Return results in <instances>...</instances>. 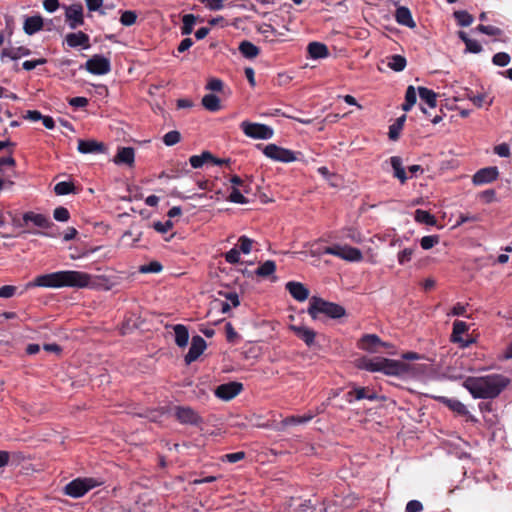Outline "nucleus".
Returning a JSON list of instances; mask_svg holds the SVG:
<instances>
[{
  "label": "nucleus",
  "mask_w": 512,
  "mask_h": 512,
  "mask_svg": "<svg viewBox=\"0 0 512 512\" xmlns=\"http://www.w3.org/2000/svg\"><path fill=\"white\" fill-rule=\"evenodd\" d=\"M418 93L420 99L425 102L429 108H436L437 106V93L426 87H418Z\"/></svg>",
  "instance_id": "cd10ccee"
},
{
  "label": "nucleus",
  "mask_w": 512,
  "mask_h": 512,
  "mask_svg": "<svg viewBox=\"0 0 512 512\" xmlns=\"http://www.w3.org/2000/svg\"><path fill=\"white\" fill-rule=\"evenodd\" d=\"M361 368L369 372H382L388 376L405 377L412 374V366L400 361L384 357L364 358L361 361Z\"/></svg>",
  "instance_id": "7ed1b4c3"
},
{
  "label": "nucleus",
  "mask_w": 512,
  "mask_h": 512,
  "mask_svg": "<svg viewBox=\"0 0 512 512\" xmlns=\"http://www.w3.org/2000/svg\"><path fill=\"white\" fill-rule=\"evenodd\" d=\"M100 485H102V482L97 480L96 478L78 477L64 486L63 494L71 498L77 499L83 497L90 490Z\"/></svg>",
  "instance_id": "39448f33"
},
{
  "label": "nucleus",
  "mask_w": 512,
  "mask_h": 512,
  "mask_svg": "<svg viewBox=\"0 0 512 512\" xmlns=\"http://www.w3.org/2000/svg\"><path fill=\"white\" fill-rule=\"evenodd\" d=\"M238 49H239L240 53L248 59H253L260 54V49L256 45H254L252 42L247 41V40L242 41L239 44Z\"/></svg>",
  "instance_id": "7c9ffc66"
},
{
  "label": "nucleus",
  "mask_w": 512,
  "mask_h": 512,
  "mask_svg": "<svg viewBox=\"0 0 512 512\" xmlns=\"http://www.w3.org/2000/svg\"><path fill=\"white\" fill-rule=\"evenodd\" d=\"M137 14L134 11L127 10L121 14L120 22L124 26H132L136 23Z\"/></svg>",
  "instance_id": "8fccbe9b"
},
{
  "label": "nucleus",
  "mask_w": 512,
  "mask_h": 512,
  "mask_svg": "<svg viewBox=\"0 0 512 512\" xmlns=\"http://www.w3.org/2000/svg\"><path fill=\"white\" fill-rule=\"evenodd\" d=\"M70 106L75 108H84L88 105V99L86 97H73L68 100Z\"/></svg>",
  "instance_id": "338daca9"
},
{
  "label": "nucleus",
  "mask_w": 512,
  "mask_h": 512,
  "mask_svg": "<svg viewBox=\"0 0 512 512\" xmlns=\"http://www.w3.org/2000/svg\"><path fill=\"white\" fill-rule=\"evenodd\" d=\"M499 177V170L496 166H490L479 169L472 177L475 185H484L492 183Z\"/></svg>",
  "instance_id": "ddd939ff"
},
{
  "label": "nucleus",
  "mask_w": 512,
  "mask_h": 512,
  "mask_svg": "<svg viewBox=\"0 0 512 512\" xmlns=\"http://www.w3.org/2000/svg\"><path fill=\"white\" fill-rule=\"evenodd\" d=\"M65 16L71 29L83 25V7L81 4H72L66 9Z\"/></svg>",
  "instance_id": "dca6fc26"
},
{
  "label": "nucleus",
  "mask_w": 512,
  "mask_h": 512,
  "mask_svg": "<svg viewBox=\"0 0 512 512\" xmlns=\"http://www.w3.org/2000/svg\"><path fill=\"white\" fill-rule=\"evenodd\" d=\"M414 219L418 223L426 224V225H430V226L435 225V223H436L435 217L432 214H430L428 211H425L422 209H417L414 212Z\"/></svg>",
  "instance_id": "ea45409f"
},
{
  "label": "nucleus",
  "mask_w": 512,
  "mask_h": 512,
  "mask_svg": "<svg viewBox=\"0 0 512 512\" xmlns=\"http://www.w3.org/2000/svg\"><path fill=\"white\" fill-rule=\"evenodd\" d=\"M470 324L463 320L456 319L453 322L450 342L458 344L460 347H468L474 343L475 339L469 334Z\"/></svg>",
  "instance_id": "423d86ee"
},
{
  "label": "nucleus",
  "mask_w": 512,
  "mask_h": 512,
  "mask_svg": "<svg viewBox=\"0 0 512 512\" xmlns=\"http://www.w3.org/2000/svg\"><path fill=\"white\" fill-rule=\"evenodd\" d=\"M26 234L55 238L59 235V232H58V228L55 226L54 228H51L48 230L26 229V230L20 231L16 236L23 237Z\"/></svg>",
  "instance_id": "c9c22d12"
},
{
  "label": "nucleus",
  "mask_w": 512,
  "mask_h": 512,
  "mask_svg": "<svg viewBox=\"0 0 512 512\" xmlns=\"http://www.w3.org/2000/svg\"><path fill=\"white\" fill-rule=\"evenodd\" d=\"M173 225L171 220L165 222L157 221L153 224V228L159 233H166L173 228Z\"/></svg>",
  "instance_id": "052dcab7"
},
{
  "label": "nucleus",
  "mask_w": 512,
  "mask_h": 512,
  "mask_svg": "<svg viewBox=\"0 0 512 512\" xmlns=\"http://www.w3.org/2000/svg\"><path fill=\"white\" fill-rule=\"evenodd\" d=\"M395 20L398 24L414 28L416 26L410 10L405 6H400L396 9Z\"/></svg>",
  "instance_id": "b1692460"
},
{
  "label": "nucleus",
  "mask_w": 512,
  "mask_h": 512,
  "mask_svg": "<svg viewBox=\"0 0 512 512\" xmlns=\"http://www.w3.org/2000/svg\"><path fill=\"white\" fill-rule=\"evenodd\" d=\"M285 288L299 302H303L309 297V290L300 282L289 281L286 283Z\"/></svg>",
  "instance_id": "a211bd4d"
},
{
  "label": "nucleus",
  "mask_w": 512,
  "mask_h": 512,
  "mask_svg": "<svg viewBox=\"0 0 512 512\" xmlns=\"http://www.w3.org/2000/svg\"><path fill=\"white\" fill-rule=\"evenodd\" d=\"M323 253L333 255L351 262H359L363 259V254L360 249L348 245L328 246L325 247Z\"/></svg>",
  "instance_id": "6e6552de"
},
{
  "label": "nucleus",
  "mask_w": 512,
  "mask_h": 512,
  "mask_svg": "<svg viewBox=\"0 0 512 512\" xmlns=\"http://www.w3.org/2000/svg\"><path fill=\"white\" fill-rule=\"evenodd\" d=\"M175 417L181 424L198 426L203 422L202 417L188 406H177L175 408Z\"/></svg>",
  "instance_id": "9b49d317"
},
{
  "label": "nucleus",
  "mask_w": 512,
  "mask_h": 512,
  "mask_svg": "<svg viewBox=\"0 0 512 512\" xmlns=\"http://www.w3.org/2000/svg\"><path fill=\"white\" fill-rule=\"evenodd\" d=\"M65 41L67 45L72 48L78 46H81L84 49L90 48V38L86 33L82 31L67 34L65 37Z\"/></svg>",
  "instance_id": "aec40b11"
},
{
  "label": "nucleus",
  "mask_w": 512,
  "mask_h": 512,
  "mask_svg": "<svg viewBox=\"0 0 512 512\" xmlns=\"http://www.w3.org/2000/svg\"><path fill=\"white\" fill-rule=\"evenodd\" d=\"M243 133L253 139L267 140L272 138L274 131L271 127L261 123L243 121L240 124Z\"/></svg>",
  "instance_id": "1a4fd4ad"
},
{
  "label": "nucleus",
  "mask_w": 512,
  "mask_h": 512,
  "mask_svg": "<svg viewBox=\"0 0 512 512\" xmlns=\"http://www.w3.org/2000/svg\"><path fill=\"white\" fill-rule=\"evenodd\" d=\"M206 347V341L201 336H193L189 351L184 358L185 363L189 365L192 362L196 361L203 354Z\"/></svg>",
  "instance_id": "4468645a"
},
{
  "label": "nucleus",
  "mask_w": 512,
  "mask_h": 512,
  "mask_svg": "<svg viewBox=\"0 0 512 512\" xmlns=\"http://www.w3.org/2000/svg\"><path fill=\"white\" fill-rule=\"evenodd\" d=\"M213 159V154L209 151H203L200 155H192L189 158L191 166L195 169L201 168L205 163H209Z\"/></svg>",
  "instance_id": "4c0bfd02"
},
{
  "label": "nucleus",
  "mask_w": 512,
  "mask_h": 512,
  "mask_svg": "<svg viewBox=\"0 0 512 512\" xmlns=\"http://www.w3.org/2000/svg\"><path fill=\"white\" fill-rule=\"evenodd\" d=\"M391 166L394 170V176L399 179V181L404 184L408 177L406 175L405 169L402 165V159L399 156H393L390 158Z\"/></svg>",
  "instance_id": "c756f323"
},
{
  "label": "nucleus",
  "mask_w": 512,
  "mask_h": 512,
  "mask_svg": "<svg viewBox=\"0 0 512 512\" xmlns=\"http://www.w3.org/2000/svg\"><path fill=\"white\" fill-rule=\"evenodd\" d=\"M17 292V287L13 285H4L0 287V297L1 298H11Z\"/></svg>",
  "instance_id": "e2e57ef3"
},
{
  "label": "nucleus",
  "mask_w": 512,
  "mask_h": 512,
  "mask_svg": "<svg viewBox=\"0 0 512 512\" xmlns=\"http://www.w3.org/2000/svg\"><path fill=\"white\" fill-rule=\"evenodd\" d=\"M416 100V89L414 88V86L410 85L406 89L405 102L402 104V109L404 111H410L412 107L415 105Z\"/></svg>",
  "instance_id": "a19ab883"
},
{
  "label": "nucleus",
  "mask_w": 512,
  "mask_h": 512,
  "mask_svg": "<svg viewBox=\"0 0 512 512\" xmlns=\"http://www.w3.org/2000/svg\"><path fill=\"white\" fill-rule=\"evenodd\" d=\"M90 282L91 276L88 273L76 270H63L38 275L26 284V288H85L89 286Z\"/></svg>",
  "instance_id": "f257e3e1"
},
{
  "label": "nucleus",
  "mask_w": 512,
  "mask_h": 512,
  "mask_svg": "<svg viewBox=\"0 0 512 512\" xmlns=\"http://www.w3.org/2000/svg\"><path fill=\"white\" fill-rule=\"evenodd\" d=\"M313 418L312 414L302 415V416H289L282 420L283 426L290 425H299L309 422Z\"/></svg>",
  "instance_id": "79ce46f5"
},
{
  "label": "nucleus",
  "mask_w": 512,
  "mask_h": 512,
  "mask_svg": "<svg viewBox=\"0 0 512 512\" xmlns=\"http://www.w3.org/2000/svg\"><path fill=\"white\" fill-rule=\"evenodd\" d=\"M223 81L218 78H212L208 81L206 89L210 91L220 92L223 89Z\"/></svg>",
  "instance_id": "69168bd1"
},
{
  "label": "nucleus",
  "mask_w": 512,
  "mask_h": 512,
  "mask_svg": "<svg viewBox=\"0 0 512 512\" xmlns=\"http://www.w3.org/2000/svg\"><path fill=\"white\" fill-rule=\"evenodd\" d=\"M43 25V18L40 15L30 16L25 19L23 30L27 35H33L42 30Z\"/></svg>",
  "instance_id": "5701e85b"
},
{
  "label": "nucleus",
  "mask_w": 512,
  "mask_h": 512,
  "mask_svg": "<svg viewBox=\"0 0 512 512\" xmlns=\"http://www.w3.org/2000/svg\"><path fill=\"white\" fill-rule=\"evenodd\" d=\"M202 105L210 112H218L222 109L219 97L212 93L206 94L202 98Z\"/></svg>",
  "instance_id": "c85d7f7f"
},
{
  "label": "nucleus",
  "mask_w": 512,
  "mask_h": 512,
  "mask_svg": "<svg viewBox=\"0 0 512 512\" xmlns=\"http://www.w3.org/2000/svg\"><path fill=\"white\" fill-rule=\"evenodd\" d=\"M227 200L237 204H247L249 202L248 199L243 195L241 190L237 187H232V191L228 196Z\"/></svg>",
  "instance_id": "a18cd8bd"
},
{
  "label": "nucleus",
  "mask_w": 512,
  "mask_h": 512,
  "mask_svg": "<svg viewBox=\"0 0 512 512\" xmlns=\"http://www.w3.org/2000/svg\"><path fill=\"white\" fill-rule=\"evenodd\" d=\"M453 17H454L457 25L461 26V27H468L474 21V17L470 13L465 11V10H456V11H454L453 12Z\"/></svg>",
  "instance_id": "e433bc0d"
},
{
  "label": "nucleus",
  "mask_w": 512,
  "mask_h": 512,
  "mask_svg": "<svg viewBox=\"0 0 512 512\" xmlns=\"http://www.w3.org/2000/svg\"><path fill=\"white\" fill-rule=\"evenodd\" d=\"M262 152L266 157L282 163L294 162L298 160L297 155H301L300 152H294L273 143L264 146Z\"/></svg>",
  "instance_id": "0eeeda50"
},
{
  "label": "nucleus",
  "mask_w": 512,
  "mask_h": 512,
  "mask_svg": "<svg viewBox=\"0 0 512 512\" xmlns=\"http://www.w3.org/2000/svg\"><path fill=\"white\" fill-rule=\"evenodd\" d=\"M53 217L56 221L66 222L70 219V213L67 208L59 206L54 209Z\"/></svg>",
  "instance_id": "864d4df0"
},
{
  "label": "nucleus",
  "mask_w": 512,
  "mask_h": 512,
  "mask_svg": "<svg viewBox=\"0 0 512 512\" xmlns=\"http://www.w3.org/2000/svg\"><path fill=\"white\" fill-rule=\"evenodd\" d=\"M181 140V134L180 132L173 130L169 131L163 136V142L167 146H173L177 144Z\"/></svg>",
  "instance_id": "603ef678"
},
{
  "label": "nucleus",
  "mask_w": 512,
  "mask_h": 512,
  "mask_svg": "<svg viewBox=\"0 0 512 512\" xmlns=\"http://www.w3.org/2000/svg\"><path fill=\"white\" fill-rule=\"evenodd\" d=\"M510 383V379L501 374H489L481 377H468L464 386L474 398L492 399L497 397Z\"/></svg>",
  "instance_id": "f03ea898"
},
{
  "label": "nucleus",
  "mask_w": 512,
  "mask_h": 512,
  "mask_svg": "<svg viewBox=\"0 0 512 512\" xmlns=\"http://www.w3.org/2000/svg\"><path fill=\"white\" fill-rule=\"evenodd\" d=\"M308 313L312 319H318L321 314L332 319H339L343 317L346 312L344 307L339 304L326 301L319 297H312Z\"/></svg>",
  "instance_id": "20e7f679"
},
{
  "label": "nucleus",
  "mask_w": 512,
  "mask_h": 512,
  "mask_svg": "<svg viewBox=\"0 0 512 512\" xmlns=\"http://www.w3.org/2000/svg\"><path fill=\"white\" fill-rule=\"evenodd\" d=\"M476 30L488 36H501L503 34V31L500 28L492 25L480 24L476 27Z\"/></svg>",
  "instance_id": "49530a36"
},
{
  "label": "nucleus",
  "mask_w": 512,
  "mask_h": 512,
  "mask_svg": "<svg viewBox=\"0 0 512 512\" xmlns=\"http://www.w3.org/2000/svg\"><path fill=\"white\" fill-rule=\"evenodd\" d=\"M511 61V57L506 52H498L492 57V62L496 66L505 67Z\"/></svg>",
  "instance_id": "09e8293b"
},
{
  "label": "nucleus",
  "mask_w": 512,
  "mask_h": 512,
  "mask_svg": "<svg viewBox=\"0 0 512 512\" xmlns=\"http://www.w3.org/2000/svg\"><path fill=\"white\" fill-rule=\"evenodd\" d=\"M78 151L82 154L89 153H104L106 151V145L103 142L96 140H79Z\"/></svg>",
  "instance_id": "6ab92c4d"
},
{
  "label": "nucleus",
  "mask_w": 512,
  "mask_h": 512,
  "mask_svg": "<svg viewBox=\"0 0 512 512\" xmlns=\"http://www.w3.org/2000/svg\"><path fill=\"white\" fill-rule=\"evenodd\" d=\"M75 186L72 182L61 181L54 186V192L57 195H67L73 193Z\"/></svg>",
  "instance_id": "c03bdc74"
},
{
  "label": "nucleus",
  "mask_w": 512,
  "mask_h": 512,
  "mask_svg": "<svg viewBox=\"0 0 512 512\" xmlns=\"http://www.w3.org/2000/svg\"><path fill=\"white\" fill-rule=\"evenodd\" d=\"M225 260L230 264H236L240 261V251L234 247L230 249L228 252L224 255Z\"/></svg>",
  "instance_id": "bf43d9fd"
},
{
  "label": "nucleus",
  "mask_w": 512,
  "mask_h": 512,
  "mask_svg": "<svg viewBox=\"0 0 512 512\" xmlns=\"http://www.w3.org/2000/svg\"><path fill=\"white\" fill-rule=\"evenodd\" d=\"M407 65L406 58L399 54H394L389 58L387 66L396 72H401Z\"/></svg>",
  "instance_id": "58836bf2"
},
{
  "label": "nucleus",
  "mask_w": 512,
  "mask_h": 512,
  "mask_svg": "<svg viewBox=\"0 0 512 512\" xmlns=\"http://www.w3.org/2000/svg\"><path fill=\"white\" fill-rule=\"evenodd\" d=\"M377 345L388 348L390 344L382 342L376 334H365L359 342V348L365 351L373 352Z\"/></svg>",
  "instance_id": "412c9836"
},
{
  "label": "nucleus",
  "mask_w": 512,
  "mask_h": 512,
  "mask_svg": "<svg viewBox=\"0 0 512 512\" xmlns=\"http://www.w3.org/2000/svg\"><path fill=\"white\" fill-rule=\"evenodd\" d=\"M313 512H338L337 506L332 502H322L318 505H313Z\"/></svg>",
  "instance_id": "5fc2aeb1"
},
{
  "label": "nucleus",
  "mask_w": 512,
  "mask_h": 512,
  "mask_svg": "<svg viewBox=\"0 0 512 512\" xmlns=\"http://www.w3.org/2000/svg\"><path fill=\"white\" fill-rule=\"evenodd\" d=\"M201 2L212 11H218L224 7V0H201Z\"/></svg>",
  "instance_id": "0e129e2a"
},
{
  "label": "nucleus",
  "mask_w": 512,
  "mask_h": 512,
  "mask_svg": "<svg viewBox=\"0 0 512 512\" xmlns=\"http://www.w3.org/2000/svg\"><path fill=\"white\" fill-rule=\"evenodd\" d=\"M307 51L312 59H321L329 55L327 46L320 42L309 43Z\"/></svg>",
  "instance_id": "bb28decb"
},
{
  "label": "nucleus",
  "mask_w": 512,
  "mask_h": 512,
  "mask_svg": "<svg viewBox=\"0 0 512 512\" xmlns=\"http://www.w3.org/2000/svg\"><path fill=\"white\" fill-rule=\"evenodd\" d=\"M290 330L300 338L307 346H312L315 342L316 332L306 326L291 325Z\"/></svg>",
  "instance_id": "4be33fe9"
},
{
  "label": "nucleus",
  "mask_w": 512,
  "mask_h": 512,
  "mask_svg": "<svg viewBox=\"0 0 512 512\" xmlns=\"http://www.w3.org/2000/svg\"><path fill=\"white\" fill-rule=\"evenodd\" d=\"M163 269V266L158 261H151L148 264L142 265L139 268V272L147 274V273H159Z\"/></svg>",
  "instance_id": "de8ad7c7"
},
{
  "label": "nucleus",
  "mask_w": 512,
  "mask_h": 512,
  "mask_svg": "<svg viewBox=\"0 0 512 512\" xmlns=\"http://www.w3.org/2000/svg\"><path fill=\"white\" fill-rule=\"evenodd\" d=\"M240 253L249 254L252 250L253 240L245 235H242L238 239Z\"/></svg>",
  "instance_id": "3c124183"
},
{
  "label": "nucleus",
  "mask_w": 512,
  "mask_h": 512,
  "mask_svg": "<svg viewBox=\"0 0 512 512\" xmlns=\"http://www.w3.org/2000/svg\"><path fill=\"white\" fill-rule=\"evenodd\" d=\"M46 62H47V60L45 58H39L36 60H26L22 63V68L27 71H31V70L35 69L37 66L43 65Z\"/></svg>",
  "instance_id": "680f3d73"
},
{
  "label": "nucleus",
  "mask_w": 512,
  "mask_h": 512,
  "mask_svg": "<svg viewBox=\"0 0 512 512\" xmlns=\"http://www.w3.org/2000/svg\"><path fill=\"white\" fill-rule=\"evenodd\" d=\"M438 242L439 237L437 235H428L421 238L420 245L424 250H428L431 249Z\"/></svg>",
  "instance_id": "6e6d98bb"
},
{
  "label": "nucleus",
  "mask_w": 512,
  "mask_h": 512,
  "mask_svg": "<svg viewBox=\"0 0 512 512\" xmlns=\"http://www.w3.org/2000/svg\"><path fill=\"white\" fill-rule=\"evenodd\" d=\"M84 68L93 75H105L111 71V62L109 58L95 54L86 61Z\"/></svg>",
  "instance_id": "9d476101"
},
{
  "label": "nucleus",
  "mask_w": 512,
  "mask_h": 512,
  "mask_svg": "<svg viewBox=\"0 0 512 512\" xmlns=\"http://www.w3.org/2000/svg\"><path fill=\"white\" fill-rule=\"evenodd\" d=\"M415 248H405L398 253L397 259L400 265H404L411 261Z\"/></svg>",
  "instance_id": "4d7b16f0"
},
{
  "label": "nucleus",
  "mask_w": 512,
  "mask_h": 512,
  "mask_svg": "<svg viewBox=\"0 0 512 512\" xmlns=\"http://www.w3.org/2000/svg\"><path fill=\"white\" fill-rule=\"evenodd\" d=\"M245 457H246V453L244 451H238V452H234V453L225 454L222 457V461H226L229 463H236V462L243 460Z\"/></svg>",
  "instance_id": "13d9d810"
},
{
  "label": "nucleus",
  "mask_w": 512,
  "mask_h": 512,
  "mask_svg": "<svg viewBox=\"0 0 512 512\" xmlns=\"http://www.w3.org/2000/svg\"><path fill=\"white\" fill-rule=\"evenodd\" d=\"M406 121V115H402L396 119V121L389 126L388 136L392 141H396L399 139L400 132L403 129L404 123Z\"/></svg>",
  "instance_id": "72a5a7b5"
},
{
  "label": "nucleus",
  "mask_w": 512,
  "mask_h": 512,
  "mask_svg": "<svg viewBox=\"0 0 512 512\" xmlns=\"http://www.w3.org/2000/svg\"><path fill=\"white\" fill-rule=\"evenodd\" d=\"M450 410L457 413L458 415L465 416L466 421H476V419L469 413L467 407L458 400L450 399Z\"/></svg>",
  "instance_id": "f704fd0d"
},
{
  "label": "nucleus",
  "mask_w": 512,
  "mask_h": 512,
  "mask_svg": "<svg viewBox=\"0 0 512 512\" xmlns=\"http://www.w3.org/2000/svg\"><path fill=\"white\" fill-rule=\"evenodd\" d=\"M135 151L132 147H121L114 158L116 164L132 165L134 163Z\"/></svg>",
  "instance_id": "393cba45"
},
{
  "label": "nucleus",
  "mask_w": 512,
  "mask_h": 512,
  "mask_svg": "<svg viewBox=\"0 0 512 512\" xmlns=\"http://www.w3.org/2000/svg\"><path fill=\"white\" fill-rule=\"evenodd\" d=\"M243 390V384L232 381L219 385L215 390V395L225 401L235 398Z\"/></svg>",
  "instance_id": "f8f14e48"
},
{
  "label": "nucleus",
  "mask_w": 512,
  "mask_h": 512,
  "mask_svg": "<svg viewBox=\"0 0 512 512\" xmlns=\"http://www.w3.org/2000/svg\"><path fill=\"white\" fill-rule=\"evenodd\" d=\"M24 220L32 223L38 230H48L55 227V224L44 214L28 211L24 213Z\"/></svg>",
  "instance_id": "2eb2a0df"
},
{
  "label": "nucleus",
  "mask_w": 512,
  "mask_h": 512,
  "mask_svg": "<svg viewBox=\"0 0 512 512\" xmlns=\"http://www.w3.org/2000/svg\"><path fill=\"white\" fill-rule=\"evenodd\" d=\"M31 54L30 49L26 47H18L12 49H3L1 52V58L8 57L12 60H17L21 57L28 56Z\"/></svg>",
  "instance_id": "473e14b6"
},
{
  "label": "nucleus",
  "mask_w": 512,
  "mask_h": 512,
  "mask_svg": "<svg viewBox=\"0 0 512 512\" xmlns=\"http://www.w3.org/2000/svg\"><path fill=\"white\" fill-rule=\"evenodd\" d=\"M345 399L348 403L363 399L373 401L377 399V394L367 387H355L346 393Z\"/></svg>",
  "instance_id": "f3484780"
},
{
  "label": "nucleus",
  "mask_w": 512,
  "mask_h": 512,
  "mask_svg": "<svg viewBox=\"0 0 512 512\" xmlns=\"http://www.w3.org/2000/svg\"><path fill=\"white\" fill-rule=\"evenodd\" d=\"M175 333V343L178 347L184 348L187 346L189 341L188 328L183 324H176L173 326Z\"/></svg>",
  "instance_id": "a878e982"
},
{
  "label": "nucleus",
  "mask_w": 512,
  "mask_h": 512,
  "mask_svg": "<svg viewBox=\"0 0 512 512\" xmlns=\"http://www.w3.org/2000/svg\"><path fill=\"white\" fill-rule=\"evenodd\" d=\"M423 510V505L418 500H411L407 503L405 512H421Z\"/></svg>",
  "instance_id": "774afa93"
},
{
  "label": "nucleus",
  "mask_w": 512,
  "mask_h": 512,
  "mask_svg": "<svg viewBox=\"0 0 512 512\" xmlns=\"http://www.w3.org/2000/svg\"><path fill=\"white\" fill-rule=\"evenodd\" d=\"M196 18L193 14H186L182 18L183 25L181 27L182 35H189L193 31Z\"/></svg>",
  "instance_id": "37998d69"
},
{
  "label": "nucleus",
  "mask_w": 512,
  "mask_h": 512,
  "mask_svg": "<svg viewBox=\"0 0 512 512\" xmlns=\"http://www.w3.org/2000/svg\"><path fill=\"white\" fill-rule=\"evenodd\" d=\"M276 271V263L273 260H266L255 271L254 274L261 278L273 275Z\"/></svg>",
  "instance_id": "2f4dec72"
}]
</instances>
